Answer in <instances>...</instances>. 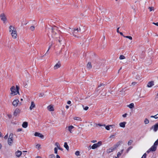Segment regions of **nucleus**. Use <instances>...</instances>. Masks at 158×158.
<instances>
[{
	"label": "nucleus",
	"instance_id": "1",
	"mask_svg": "<svg viewBox=\"0 0 158 158\" xmlns=\"http://www.w3.org/2000/svg\"><path fill=\"white\" fill-rule=\"evenodd\" d=\"M16 89H15V86H12L10 89L11 93H10L11 95H16L17 94H19V87L17 86L16 85Z\"/></svg>",
	"mask_w": 158,
	"mask_h": 158
},
{
	"label": "nucleus",
	"instance_id": "2",
	"mask_svg": "<svg viewBox=\"0 0 158 158\" xmlns=\"http://www.w3.org/2000/svg\"><path fill=\"white\" fill-rule=\"evenodd\" d=\"M121 143V142L120 141L118 142L116 144L114 145L112 147L108 149L106 151L108 153H109L113 151L115 149H116L120 144Z\"/></svg>",
	"mask_w": 158,
	"mask_h": 158
},
{
	"label": "nucleus",
	"instance_id": "3",
	"mask_svg": "<svg viewBox=\"0 0 158 158\" xmlns=\"http://www.w3.org/2000/svg\"><path fill=\"white\" fill-rule=\"evenodd\" d=\"M13 140V133H11L9 135V138L8 139V143L9 145L10 146L12 145Z\"/></svg>",
	"mask_w": 158,
	"mask_h": 158
},
{
	"label": "nucleus",
	"instance_id": "4",
	"mask_svg": "<svg viewBox=\"0 0 158 158\" xmlns=\"http://www.w3.org/2000/svg\"><path fill=\"white\" fill-rule=\"evenodd\" d=\"M0 18L2 21L3 22V23H5L7 20L6 17L4 13H2L0 15Z\"/></svg>",
	"mask_w": 158,
	"mask_h": 158
},
{
	"label": "nucleus",
	"instance_id": "5",
	"mask_svg": "<svg viewBox=\"0 0 158 158\" xmlns=\"http://www.w3.org/2000/svg\"><path fill=\"white\" fill-rule=\"evenodd\" d=\"M102 143L101 141L98 142L97 143L94 144L91 147L92 149H95L99 147L102 145Z\"/></svg>",
	"mask_w": 158,
	"mask_h": 158
},
{
	"label": "nucleus",
	"instance_id": "6",
	"mask_svg": "<svg viewBox=\"0 0 158 158\" xmlns=\"http://www.w3.org/2000/svg\"><path fill=\"white\" fill-rule=\"evenodd\" d=\"M13 105L15 107H17L18 105L20 106L21 105V103L20 102H19V101L18 99H16L15 100L12 102Z\"/></svg>",
	"mask_w": 158,
	"mask_h": 158
},
{
	"label": "nucleus",
	"instance_id": "7",
	"mask_svg": "<svg viewBox=\"0 0 158 158\" xmlns=\"http://www.w3.org/2000/svg\"><path fill=\"white\" fill-rule=\"evenodd\" d=\"M73 33V35L75 36H76V35H75V33H77V32H79L81 31V29L80 27L77 28H74L72 29Z\"/></svg>",
	"mask_w": 158,
	"mask_h": 158
},
{
	"label": "nucleus",
	"instance_id": "8",
	"mask_svg": "<svg viewBox=\"0 0 158 158\" xmlns=\"http://www.w3.org/2000/svg\"><path fill=\"white\" fill-rule=\"evenodd\" d=\"M11 35L13 39H15L17 38V31L15 29L14 30L12 31L11 32Z\"/></svg>",
	"mask_w": 158,
	"mask_h": 158
},
{
	"label": "nucleus",
	"instance_id": "9",
	"mask_svg": "<svg viewBox=\"0 0 158 158\" xmlns=\"http://www.w3.org/2000/svg\"><path fill=\"white\" fill-rule=\"evenodd\" d=\"M151 129H153L155 132L156 131L158 130V123H156L154 125L152 126Z\"/></svg>",
	"mask_w": 158,
	"mask_h": 158
},
{
	"label": "nucleus",
	"instance_id": "10",
	"mask_svg": "<svg viewBox=\"0 0 158 158\" xmlns=\"http://www.w3.org/2000/svg\"><path fill=\"white\" fill-rule=\"evenodd\" d=\"M20 112V110L18 108H16L14 112V115L16 116L18 114H19Z\"/></svg>",
	"mask_w": 158,
	"mask_h": 158
},
{
	"label": "nucleus",
	"instance_id": "11",
	"mask_svg": "<svg viewBox=\"0 0 158 158\" xmlns=\"http://www.w3.org/2000/svg\"><path fill=\"white\" fill-rule=\"evenodd\" d=\"M34 135L35 136H38L41 138H43L44 137V135L41 134L37 132H35L34 134Z\"/></svg>",
	"mask_w": 158,
	"mask_h": 158
},
{
	"label": "nucleus",
	"instance_id": "12",
	"mask_svg": "<svg viewBox=\"0 0 158 158\" xmlns=\"http://www.w3.org/2000/svg\"><path fill=\"white\" fill-rule=\"evenodd\" d=\"M22 153L21 151H17L15 152V155L17 157H20L22 155Z\"/></svg>",
	"mask_w": 158,
	"mask_h": 158
},
{
	"label": "nucleus",
	"instance_id": "13",
	"mask_svg": "<svg viewBox=\"0 0 158 158\" xmlns=\"http://www.w3.org/2000/svg\"><path fill=\"white\" fill-rule=\"evenodd\" d=\"M74 128V127L72 125L68 127H66V129H67L69 131L70 133H72V129Z\"/></svg>",
	"mask_w": 158,
	"mask_h": 158
},
{
	"label": "nucleus",
	"instance_id": "14",
	"mask_svg": "<svg viewBox=\"0 0 158 158\" xmlns=\"http://www.w3.org/2000/svg\"><path fill=\"white\" fill-rule=\"evenodd\" d=\"M126 122H123L119 123V125L120 127L123 128H124L125 127V125Z\"/></svg>",
	"mask_w": 158,
	"mask_h": 158
},
{
	"label": "nucleus",
	"instance_id": "15",
	"mask_svg": "<svg viewBox=\"0 0 158 158\" xmlns=\"http://www.w3.org/2000/svg\"><path fill=\"white\" fill-rule=\"evenodd\" d=\"M154 81H151L149 82L147 84V86L148 87H151L154 85Z\"/></svg>",
	"mask_w": 158,
	"mask_h": 158
},
{
	"label": "nucleus",
	"instance_id": "16",
	"mask_svg": "<svg viewBox=\"0 0 158 158\" xmlns=\"http://www.w3.org/2000/svg\"><path fill=\"white\" fill-rule=\"evenodd\" d=\"M60 63L58 62L57 64L55 65L54 66V69H56L58 68H60Z\"/></svg>",
	"mask_w": 158,
	"mask_h": 158
},
{
	"label": "nucleus",
	"instance_id": "17",
	"mask_svg": "<svg viewBox=\"0 0 158 158\" xmlns=\"http://www.w3.org/2000/svg\"><path fill=\"white\" fill-rule=\"evenodd\" d=\"M35 107V105L33 102H31V105L30 107V109L31 110H32L33 108Z\"/></svg>",
	"mask_w": 158,
	"mask_h": 158
},
{
	"label": "nucleus",
	"instance_id": "18",
	"mask_svg": "<svg viewBox=\"0 0 158 158\" xmlns=\"http://www.w3.org/2000/svg\"><path fill=\"white\" fill-rule=\"evenodd\" d=\"M156 145H154L150 148V150H151L152 151H155L156 149Z\"/></svg>",
	"mask_w": 158,
	"mask_h": 158
},
{
	"label": "nucleus",
	"instance_id": "19",
	"mask_svg": "<svg viewBox=\"0 0 158 158\" xmlns=\"http://www.w3.org/2000/svg\"><path fill=\"white\" fill-rule=\"evenodd\" d=\"M47 109L49 111H53L54 110V109L53 106L51 105L48 106Z\"/></svg>",
	"mask_w": 158,
	"mask_h": 158
},
{
	"label": "nucleus",
	"instance_id": "20",
	"mask_svg": "<svg viewBox=\"0 0 158 158\" xmlns=\"http://www.w3.org/2000/svg\"><path fill=\"white\" fill-rule=\"evenodd\" d=\"M28 123L27 122H24L22 125L23 127L26 128L27 127Z\"/></svg>",
	"mask_w": 158,
	"mask_h": 158
},
{
	"label": "nucleus",
	"instance_id": "21",
	"mask_svg": "<svg viewBox=\"0 0 158 158\" xmlns=\"http://www.w3.org/2000/svg\"><path fill=\"white\" fill-rule=\"evenodd\" d=\"M15 29V27L11 25L9 27V30L10 32H12L13 30H14Z\"/></svg>",
	"mask_w": 158,
	"mask_h": 158
},
{
	"label": "nucleus",
	"instance_id": "22",
	"mask_svg": "<svg viewBox=\"0 0 158 158\" xmlns=\"http://www.w3.org/2000/svg\"><path fill=\"white\" fill-rule=\"evenodd\" d=\"M125 88L121 90L120 91V94L122 95H125V90H124Z\"/></svg>",
	"mask_w": 158,
	"mask_h": 158
},
{
	"label": "nucleus",
	"instance_id": "23",
	"mask_svg": "<svg viewBox=\"0 0 158 158\" xmlns=\"http://www.w3.org/2000/svg\"><path fill=\"white\" fill-rule=\"evenodd\" d=\"M51 31H52V37L53 38H56V37H55V34H56V33L54 32L53 31V28L52 27L51 28Z\"/></svg>",
	"mask_w": 158,
	"mask_h": 158
},
{
	"label": "nucleus",
	"instance_id": "24",
	"mask_svg": "<svg viewBox=\"0 0 158 158\" xmlns=\"http://www.w3.org/2000/svg\"><path fill=\"white\" fill-rule=\"evenodd\" d=\"M87 68L89 69H90L92 68V65L90 62H88L87 65Z\"/></svg>",
	"mask_w": 158,
	"mask_h": 158
},
{
	"label": "nucleus",
	"instance_id": "25",
	"mask_svg": "<svg viewBox=\"0 0 158 158\" xmlns=\"http://www.w3.org/2000/svg\"><path fill=\"white\" fill-rule=\"evenodd\" d=\"M127 106L130 109H132L134 107V105L133 103H131L129 105H127Z\"/></svg>",
	"mask_w": 158,
	"mask_h": 158
},
{
	"label": "nucleus",
	"instance_id": "26",
	"mask_svg": "<svg viewBox=\"0 0 158 158\" xmlns=\"http://www.w3.org/2000/svg\"><path fill=\"white\" fill-rule=\"evenodd\" d=\"M64 147L65 148H66V149L67 150H69V147L66 142L64 143Z\"/></svg>",
	"mask_w": 158,
	"mask_h": 158
},
{
	"label": "nucleus",
	"instance_id": "27",
	"mask_svg": "<svg viewBox=\"0 0 158 158\" xmlns=\"http://www.w3.org/2000/svg\"><path fill=\"white\" fill-rule=\"evenodd\" d=\"M73 119L77 121H81V118L79 117H74L73 118Z\"/></svg>",
	"mask_w": 158,
	"mask_h": 158
},
{
	"label": "nucleus",
	"instance_id": "28",
	"mask_svg": "<svg viewBox=\"0 0 158 158\" xmlns=\"http://www.w3.org/2000/svg\"><path fill=\"white\" fill-rule=\"evenodd\" d=\"M123 150H122L120 152H118V153L117 155V156L118 157H119L121 155V154L123 152Z\"/></svg>",
	"mask_w": 158,
	"mask_h": 158
},
{
	"label": "nucleus",
	"instance_id": "29",
	"mask_svg": "<svg viewBox=\"0 0 158 158\" xmlns=\"http://www.w3.org/2000/svg\"><path fill=\"white\" fill-rule=\"evenodd\" d=\"M141 78H142V76L141 75H137L136 76V78L139 80H140L141 79Z\"/></svg>",
	"mask_w": 158,
	"mask_h": 158
},
{
	"label": "nucleus",
	"instance_id": "30",
	"mask_svg": "<svg viewBox=\"0 0 158 158\" xmlns=\"http://www.w3.org/2000/svg\"><path fill=\"white\" fill-rule=\"evenodd\" d=\"M144 123L145 124H147L149 123V121L148 119L147 118H145L144 120Z\"/></svg>",
	"mask_w": 158,
	"mask_h": 158
},
{
	"label": "nucleus",
	"instance_id": "31",
	"mask_svg": "<svg viewBox=\"0 0 158 158\" xmlns=\"http://www.w3.org/2000/svg\"><path fill=\"white\" fill-rule=\"evenodd\" d=\"M112 126H113V125H111L107 126H105L106 127L105 128L107 130H109L110 129V127H112Z\"/></svg>",
	"mask_w": 158,
	"mask_h": 158
},
{
	"label": "nucleus",
	"instance_id": "32",
	"mask_svg": "<svg viewBox=\"0 0 158 158\" xmlns=\"http://www.w3.org/2000/svg\"><path fill=\"white\" fill-rule=\"evenodd\" d=\"M62 40H63L62 37H60V36L59 37V39L58 40L59 43L60 44H61V42L62 41Z\"/></svg>",
	"mask_w": 158,
	"mask_h": 158
},
{
	"label": "nucleus",
	"instance_id": "33",
	"mask_svg": "<svg viewBox=\"0 0 158 158\" xmlns=\"http://www.w3.org/2000/svg\"><path fill=\"white\" fill-rule=\"evenodd\" d=\"M119 58L120 60L124 59L125 58V57L123 55H120L119 56Z\"/></svg>",
	"mask_w": 158,
	"mask_h": 158
},
{
	"label": "nucleus",
	"instance_id": "34",
	"mask_svg": "<svg viewBox=\"0 0 158 158\" xmlns=\"http://www.w3.org/2000/svg\"><path fill=\"white\" fill-rule=\"evenodd\" d=\"M151 118H154L156 119L158 118V114L155 116H151Z\"/></svg>",
	"mask_w": 158,
	"mask_h": 158
},
{
	"label": "nucleus",
	"instance_id": "35",
	"mask_svg": "<svg viewBox=\"0 0 158 158\" xmlns=\"http://www.w3.org/2000/svg\"><path fill=\"white\" fill-rule=\"evenodd\" d=\"M50 158H55V156L53 154H52L49 155Z\"/></svg>",
	"mask_w": 158,
	"mask_h": 158
},
{
	"label": "nucleus",
	"instance_id": "36",
	"mask_svg": "<svg viewBox=\"0 0 158 158\" xmlns=\"http://www.w3.org/2000/svg\"><path fill=\"white\" fill-rule=\"evenodd\" d=\"M124 37L126 38H128L130 40H132V37H131V36H124Z\"/></svg>",
	"mask_w": 158,
	"mask_h": 158
},
{
	"label": "nucleus",
	"instance_id": "37",
	"mask_svg": "<svg viewBox=\"0 0 158 158\" xmlns=\"http://www.w3.org/2000/svg\"><path fill=\"white\" fill-rule=\"evenodd\" d=\"M58 148L56 147H55V148L54 149V153H55V154H57V150H58Z\"/></svg>",
	"mask_w": 158,
	"mask_h": 158
},
{
	"label": "nucleus",
	"instance_id": "38",
	"mask_svg": "<svg viewBox=\"0 0 158 158\" xmlns=\"http://www.w3.org/2000/svg\"><path fill=\"white\" fill-rule=\"evenodd\" d=\"M31 30L32 31H34L35 29V27L34 26H31L30 27V28Z\"/></svg>",
	"mask_w": 158,
	"mask_h": 158
},
{
	"label": "nucleus",
	"instance_id": "39",
	"mask_svg": "<svg viewBox=\"0 0 158 158\" xmlns=\"http://www.w3.org/2000/svg\"><path fill=\"white\" fill-rule=\"evenodd\" d=\"M133 142V141L132 140H130L128 143V145H130Z\"/></svg>",
	"mask_w": 158,
	"mask_h": 158
},
{
	"label": "nucleus",
	"instance_id": "40",
	"mask_svg": "<svg viewBox=\"0 0 158 158\" xmlns=\"http://www.w3.org/2000/svg\"><path fill=\"white\" fill-rule=\"evenodd\" d=\"M148 9H149L150 11L154 10V7H149Z\"/></svg>",
	"mask_w": 158,
	"mask_h": 158
},
{
	"label": "nucleus",
	"instance_id": "41",
	"mask_svg": "<svg viewBox=\"0 0 158 158\" xmlns=\"http://www.w3.org/2000/svg\"><path fill=\"white\" fill-rule=\"evenodd\" d=\"M75 154L77 156H78L80 155V152L79 151H77L75 153Z\"/></svg>",
	"mask_w": 158,
	"mask_h": 158
},
{
	"label": "nucleus",
	"instance_id": "42",
	"mask_svg": "<svg viewBox=\"0 0 158 158\" xmlns=\"http://www.w3.org/2000/svg\"><path fill=\"white\" fill-rule=\"evenodd\" d=\"M55 145L58 148L60 147V145L58 142H56L55 144Z\"/></svg>",
	"mask_w": 158,
	"mask_h": 158
},
{
	"label": "nucleus",
	"instance_id": "43",
	"mask_svg": "<svg viewBox=\"0 0 158 158\" xmlns=\"http://www.w3.org/2000/svg\"><path fill=\"white\" fill-rule=\"evenodd\" d=\"M158 144V139L156 140L154 143V145L157 146Z\"/></svg>",
	"mask_w": 158,
	"mask_h": 158
},
{
	"label": "nucleus",
	"instance_id": "44",
	"mask_svg": "<svg viewBox=\"0 0 158 158\" xmlns=\"http://www.w3.org/2000/svg\"><path fill=\"white\" fill-rule=\"evenodd\" d=\"M44 95V93H40V94L39 95V96L40 97H43Z\"/></svg>",
	"mask_w": 158,
	"mask_h": 158
},
{
	"label": "nucleus",
	"instance_id": "45",
	"mask_svg": "<svg viewBox=\"0 0 158 158\" xmlns=\"http://www.w3.org/2000/svg\"><path fill=\"white\" fill-rule=\"evenodd\" d=\"M146 156H147L146 154V153H144L143 155L141 157V158H146Z\"/></svg>",
	"mask_w": 158,
	"mask_h": 158
},
{
	"label": "nucleus",
	"instance_id": "46",
	"mask_svg": "<svg viewBox=\"0 0 158 158\" xmlns=\"http://www.w3.org/2000/svg\"><path fill=\"white\" fill-rule=\"evenodd\" d=\"M51 46H52V45H51L49 47V48H48V50L46 53L45 54V55H46V54H47V53L48 52V51H49V50L51 48Z\"/></svg>",
	"mask_w": 158,
	"mask_h": 158
},
{
	"label": "nucleus",
	"instance_id": "47",
	"mask_svg": "<svg viewBox=\"0 0 158 158\" xmlns=\"http://www.w3.org/2000/svg\"><path fill=\"white\" fill-rule=\"evenodd\" d=\"M104 84L103 83H101L98 85V87H101V86H104Z\"/></svg>",
	"mask_w": 158,
	"mask_h": 158
},
{
	"label": "nucleus",
	"instance_id": "48",
	"mask_svg": "<svg viewBox=\"0 0 158 158\" xmlns=\"http://www.w3.org/2000/svg\"><path fill=\"white\" fill-rule=\"evenodd\" d=\"M36 147H38L39 148H40V145L39 144H36Z\"/></svg>",
	"mask_w": 158,
	"mask_h": 158
},
{
	"label": "nucleus",
	"instance_id": "49",
	"mask_svg": "<svg viewBox=\"0 0 158 158\" xmlns=\"http://www.w3.org/2000/svg\"><path fill=\"white\" fill-rule=\"evenodd\" d=\"M83 108H84V110H87L88 109L89 107H88V106H86L85 107Z\"/></svg>",
	"mask_w": 158,
	"mask_h": 158
},
{
	"label": "nucleus",
	"instance_id": "50",
	"mask_svg": "<svg viewBox=\"0 0 158 158\" xmlns=\"http://www.w3.org/2000/svg\"><path fill=\"white\" fill-rule=\"evenodd\" d=\"M97 125L98 126H103L104 127H105L106 126L105 125H104V124L102 125H101L100 124H97Z\"/></svg>",
	"mask_w": 158,
	"mask_h": 158
},
{
	"label": "nucleus",
	"instance_id": "51",
	"mask_svg": "<svg viewBox=\"0 0 158 158\" xmlns=\"http://www.w3.org/2000/svg\"><path fill=\"white\" fill-rule=\"evenodd\" d=\"M127 115V113H126V114L123 115V117L124 118L126 117Z\"/></svg>",
	"mask_w": 158,
	"mask_h": 158
},
{
	"label": "nucleus",
	"instance_id": "52",
	"mask_svg": "<svg viewBox=\"0 0 158 158\" xmlns=\"http://www.w3.org/2000/svg\"><path fill=\"white\" fill-rule=\"evenodd\" d=\"M61 51H60L58 52H56V53L57 55H59L61 53Z\"/></svg>",
	"mask_w": 158,
	"mask_h": 158
},
{
	"label": "nucleus",
	"instance_id": "53",
	"mask_svg": "<svg viewBox=\"0 0 158 158\" xmlns=\"http://www.w3.org/2000/svg\"><path fill=\"white\" fill-rule=\"evenodd\" d=\"M8 138V134H7L5 136L4 138L5 139H7Z\"/></svg>",
	"mask_w": 158,
	"mask_h": 158
},
{
	"label": "nucleus",
	"instance_id": "54",
	"mask_svg": "<svg viewBox=\"0 0 158 158\" xmlns=\"http://www.w3.org/2000/svg\"><path fill=\"white\" fill-rule=\"evenodd\" d=\"M152 23L156 26H158V22L156 23Z\"/></svg>",
	"mask_w": 158,
	"mask_h": 158
},
{
	"label": "nucleus",
	"instance_id": "55",
	"mask_svg": "<svg viewBox=\"0 0 158 158\" xmlns=\"http://www.w3.org/2000/svg\"><path fill=\"white\" fill-rule=\"evenodd\" d=\"M22 131V128H19L17 130L18 131Z\"/></svg>",
	"mask_w": 158,
	"mask_h": 158
},
{
	"label": "nucleus",
	"instance_id": "56",
	"mask_svg": "<svg viewBox=\"0 0 158 158\" xmlns=\"http://www.w3.org/2000/svg\"><path fill=\"white\" fill-rule=\"evenodd\" d=\"M67 103L68 104H70L71 103V102L70 101H68Z\"/></svg>",
	"mask_w": 158,
	"mask_h": 158
},
{
	"label": "nucleus",
	"instance_id": "57",
	"mask_svg": "<svg viewBox=\"0 0 158 158\" xmlns=\"http://www.w3.org/2000/svg\"><path fill=\"white\" fill-rule=\"evenodd\" d=\"M119 34H120L121 35L123 36L124 37V36H125L124 35H123V33L121 32H119Z\"/></svg>",
	"mask_w": 158,
	"mask_h": 158
},
{
	"label": "nucleus",
	"instance_id": "58",
	"mask_svg": "<svg viewBox=\"0 0 158 158\" xmlns=\"http://www.w3.org/2000/svg\"><path fill=\"white\" fill-rule=\"evenodd\" d=\"M135 56H133L132 58V59H133V60L134 61H135Z\"/></svg>",
	"mask_w": 158,
	"mask_h": 158
},
{
	"label": "nucleus",
	"instance_id": "59",
	"mask_svg": "<svg viewBox=\"0 0 158 158\" xmlns=\"http://www.w3.org/2000/svg\"><path fill=\"white\" fill-rule=\"evenodd\" d=\"M97 142V141L96 140H92L91 141V142L92 143H95Z\"/></svg>",
	"mask_w": 158,
	"mask_h": 158
},
{
	"label": "nucleus",
	"instance_id": "60",
	"mask_svg": "<svg viewBox=\"0 0 158 158\" xmlns=\"http://www.w3.org/2000/svg\"><path fill=\"white\" fill-rule=\"evenodd\" d=\"M119 27H118L117 28V33H119Z\"/></svg>",
	"mask_w": 158,
	"mask_h": 158
},
{
	"label": "nucleus",
	"instance_id": "61",
	"mask_svg": "<svg viewBox=\"0 0 158 158\" xmlns=\"http://www.w3.org/2000/svg\"><path fill=\"white\" fill-rule=\"evenodd\" d=\"M56 158H60V157L58 155H57L56 156Z\"/></svg>",
	"mask_w": 158,
	"mask_h": 158
},
{
	"label": "nucleus",
	"instance_id": "62",
	"mask_svg": "<svg viewBox=\"0 0 158 158\" xmlns=\"http://www.w3.org/2000/svg\"><path fill=\"white\" fill-rule=\"evenodd\" d=\"M114 136H115L114 135H111L110 137V138H111L113 137Z\"/></svg>",
	"mask_w": 158,
	"mask_h": 158
},
{
	"label": "nucleus",
	"instance_id": "63",
	"mask_svg": "<svg viewBox=\"0 0 158 158\" xmlns=\"http://www.w3.org/2000/svg\"><path fill=\"white\" fill-rule=\"evenodd\" d=\"M150 150V148L147 151V152L148 153H149L151 151H152L151 150Z\"/></svg>",
	"mask_w": 158,
	"mask_h": 158
},
{
	"label": "nucleus",
	"instance_id": "64",
	"mask_svg": "<svg viewBox=\"0 0 158 158\" xmlns=\"http://www.w3.org/2000/svg\"><path fill=\"white\" fill-rule=\"evenodd\" d=\"M36 158H42L40 156H37L36 157Z\"/></svg>",
	"mask_w": 158,
	"mask_h": 158
}]
</instances>
